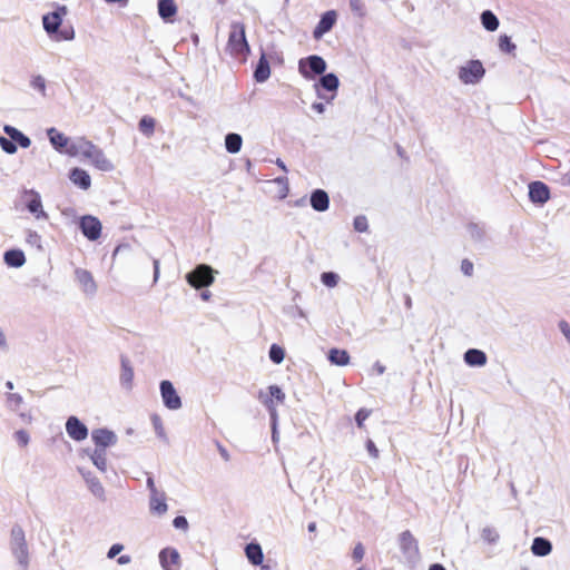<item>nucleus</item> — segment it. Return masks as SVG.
<instances>
[{
    "mask_svg": "<svg viewBox=\"0 0 570 570\" xmlns=\"http://www.w3.org/2000/svg\"><path fill=\"white\" fill-rule=\"evenodd\" d=\"M66 155L88 160L96 169L111 171L115 166L106 154L85 137H77L66 149Z\"/></svg>",
    "mask_w": 570,
    "mask_h": 570,
    "instance_id": "f257e3e1",
    "label": "nucleus"
},
{
    "mask_svg": "<svg viewBox=\"0 0 570 570\" xmlns=\"http://www.w3.org/2000/svg\"><path fill=\"white\" fill-rule=\"evenodd\" d=\"M227 51L234 57H242L243 59L249 52V46L245 36V26L240 22H234L230 24V30L227 41Z\"/></svg>",
    "mask_w": 570,
    "mask_h": 570,
    "instance_id": "f03ea898",
    "label": "nucleus"
},
{
    "mask_svg": "<svg viewBox=\"0 0 570 570\" xmlns=\"http://www.w3.org/2000/svg\"><path fill=\"white\" fill-rule=\"evenodd\" d=\"M485 76V68L479 59L464 61L458 68V79L465 86L479 85Z\"/></svg>",
    "mask_w": 570,
    "mask_h": 570,
    "instance_id": "7ed1b4c3",
    "label": "nucleus"
},
{
    "mask_svg": "<svg viewBox=\"0 0 570 570\" xmlns=\"http://www.w3.org/2000/svg\"><path fill=\"white\" fill-rule=\"evenodd\" d=\"M22 206L32 215L37 222H47L49 214L45 210L42 198L35 189H24L20 196Z\"/></svg>",
    "mask_w": 570,
    "mask_h": 570,
    "instance_id": "20e7f679",
    "label": "nucleus"
},
{
    "mask_svg": "<svg viewBox=\"0 0 570 570\" xmlns=\"http://www.w3.org/2000/svg\"><path fill=\"white\" fill-rule=\"evenodd\" d=\"M66 14L67 8L62 6L59 7L56 11L45 14L42 18L45 30L57 41L70 40L73 37V32L68 33L59 31V27Z\"/></svg>",
    "mask_w": 570,
    "mask_h": 570,
    "instance_id": "39448f33",
    "label": "nucleus"
},
{
    "mask_svg": "<svg viewBox=\"0 0 570 570\" xmlns=\"http://www.w3.org/2000/svg\"><path fill=\"white\" fill-rule=\"evenodd\" d=\"M327 68V63L323 57L311 55L298 60V73L305 80H315L317 76H322Z\"/></svg>",
    "mask_w": 570,
    "mask_h": 570,
    "instance_id": "423d86ee",
    "label": "nucleus"
},
{
    "mask_svg": "<svg viewBox=\"0 0 570 570\" xmlns=\"http://www.w3.org/2000/svg\"><path fill=\"white\" fill-rule=\"evenodd\" d=\"M216 273L209 265L200 264L186 274V281L195 289L209 287L215 281Z\"/></svg>",
    "mask_w": 570,
    "mask_h": 570,
    "instance_id": "0eeeda50",
    "label": "nucleus"
},
{
    "mask_svg": "<svg viewBox=\"0 0 570 570\" xmlns=\"http://www.w3.org/2000/svg\"><path fill=\"white\" fill-rule=\"evenodd\" d=\"M313 87L318 98L331 102L337 96L340 80L335 73H323Z\"/></svg>",
    "mask_w": 570,
    "mask_h": 570,
    "instance_id": "6e6552de",
    "label": "nucleus"
},
{
    "mask_svg": "<svg viewBox=\"0 0 570 570\" xmlns=\"http://www.w3.org/2000/svg\"><path fill=\"white\" fill-rule=\"evenodd\" d=\"M159 391H160L161 401H163V404L165 405V407H167L168 410H171V411H177V410L181 409V406H183L181 399H180L177 390L175 389L174 384L170 381H168V380L161 381L159 384Z\"/></svg>",
    "mask_w": 570,
    "mask_h": 570,
    "instance_id": "1a4fd4ad",
    "label": "nucleus"
},
{
    "mask_svg": "<svg viewBox=\"0 0 570 570\" xmlns=\"http://www.w3.org/2000/svg\"><path fill=\"white\" fill-rule=\"evenodd\" d=\"M158 559L163 570H180L181 568L180 553L173 547L161 549Z\"/></svg>",
    "mask_w": 570,
    "mask_h": 570,
    "instance_id": "9d476101",
    "label": "nucleus"
},
{
    "mask_svg": "<svg viewBox=\"0 0 570 570\" xmlns=\"http://www.w3.org/2000/svg\"><path fill=\"white\" fill-rule=\"evenodd\" d=\"M7 406L16 412L21 421L26 424H30L33 420L31 410L23 409V397L18 393H8L6 399Z\"/></svg>",
    "mask_w": 570,
    "mask_h": 570,
    "instance_id": "9b49d317",
    "label": "nucleus"
},
{
    "mask_svg": "<svg viewBox=\"0 0 570 570\" xmlns=\"http://www.w3.org/2000/svg\"><path fill=\"white\" fill-rule=\"evenodd\" d=\"M65 426L68 436L76 442H82L89 435V430L87 425L83 422H81L77 416H69L66 421Z\"/></svg>",
    "mask_w": 570,
    "mask_h": 570,
    "instance_id": "f8f14e48",
    "label": "nucleus"
},
{
    "mask_svg": "<svg viewBox=\"0 0 570 570\" xmlns=\"http://www.w3.org/2000/svg\"><path fill=\"white\" fill-rule=\"evenodd\" d=\"M91 441L94 442L95 448L107 450L117 443L118 438L114 431L100 428L91 431Z\"/></svg>",
    "mask_w": 570,
    "mask_h": 570,
    "instance_id": "ddd939ff",
    "label": "nucleus"
},
{
    "mask_svg": "<svg viewBox=\"0 0 570 570\" xmlns=\"http://www.w3.org/2000/svg\"><path fill=\"white\" fill-rule=\"evenodd\" d=\"M82 234L90 240H96L101 234V223L99 219L91 215H86L79 222Z\"/></svg>",
    "mask_w": 570,
    "mask_h": 570,
    "instance_id": "4468645a",
    "label": "nucleus"
},
{
    "mask_svg": "<svg viewBox=\"0 0 570 570\" xmlns=\"http://www.w3.org/2000/svg\"><path fill=\"white\" fill-rule=\"evenodd\" d=\"M337 20V12L335 10H328L324 12L315 27L313 31V37L316 40H320L323 38L325 33L331 31V29L334 27Z\"/></svg>",
    "mask_w": 570,
    "mask_h": 570,
    "instance_id": "2eb2a0df",
    "label": "nucleus"
},
{
    "mask_svg": "<svg viewBox=\"0 0 570 570\" xmlns=\"http://www.w3.org/2000/svg\"><path fill=\"white\" fill-rule=\"evenodd\" d=\"M46 132L52 148L59 154L66 155V149L70 146V142H72L73 139L69 138L55 127L48 128Z\"/></svg>",
    "mask_w": 570,
    "mask_h": 570,
    "instance_id": "dca6fc26",
    "label": "nucleus"
},
{
    "mask_svg": "<svg viewBox=\"0 0 570 570\" xmlns=\"http://www.w3.org/2000/svg\"><path fill=\"white\" fill-rule=\"evenodd\" d=\"M13 554L22 567H27L29 554L23 534L20 530L13 532Z\"/></svg>",
    "mask_w": 570,
    "mask_h": 570,
    "instance_id": "f3484780",
    "label": "nucleus"
},
{
    "mask_svg": "<svg viewBox=\"0 0 570 570\" xmlns=\"http://www.w3.org/2000/svg\"><path fill=\"white\" fill-rule=\"evenodd\" d=\"M88 456L91 463L100 471L106 472L108 468L107 452L106 450L97 448H85L81 452Z\"/></svg>",
    "mask_w": 570,
    "mask_h": 570,
    "instance_id": "a211bd4d",
    "label": "nucleus"
},
{
    "mask_svg": "<svg viewBox=\"0 0 570 570\" xmlns=\"http://www.w3.org/2000/svg\"><path fill=\"white\" fill-rule=\"evenodd\" d=\"M149 511L151 514L157 517H163L167 513V498L163 491L149 494Z\"/></svg>",
    "mask_w": 570,
    "mask_h": 570,
    "instance_id": "6ab92c4d",
    "label": "nucleus"
},
{
    "mask_svg": "<svg viewBox=\"0 0 570 570\" xmlns=\"http://www.w3.org/2000/svg\"><path fill=\"white\" fill-rule=\"evenodd\" d=\"M529 197L531 202L544 204L550 198L549 187L542 181H534L529 185Z\"/></svg>",
    "mask_w": 570,
    "mask_h": 570,
    "instance_id": "aec40b11",
    "label": "nucleus"
},
{
    "mask_svg": "<svg viewBox=\"0 0 570 570\" xmlns=\"http://www.w3.org/2000/svg\"><path fill=\"white\" fill-rule=\"evenodd\" d=\"M70 181L82 190H88L91 187V178L87 170L75 167L69 173Z\"/></svg>",
    "mask_w": 570,
    "mask_h": 570,
    "instance_id": "412c9836",
    "label": "nucleus"
},
{
    "mask_svg": "<svg viewBox=\"0 0 570 570\" xmlns=\"http://www.w3.org/2000/svg\"><path fill=\"white\" fill-rule=\"evenodd\" d=\"M76 278H77V282L79 283L81 289L86 294L92 295L96 292V289H97L96 283L94 281L92 275L88 271L78 269L76 272Z\"/></svg>",
    "mask_w": 570,
    "mask_h": 570,
    "instance_id": "4be33fe9",
    "label": "nucleus"
},
{
    "mask_svg": "<svg viewBox=\"0 0 570 570\" xmlns=\"http://www.w3.org/2000/svg\"><path fill=\"white\" fill-rule=\"evenodd\" d=\"M269 193L277 199H284L288 196L289 186L288 180L285 177H278L269 181Z\"/></svg>",
    "mask_w": 570,
    "mask_h": 570,
    "instance_id": "5701e85b",
    "label": "nucleus"
},
{
    "mask_svg": "<svg viewBox=\"0 0 570 570\" xmlns=\"http://www.w3.org/2000/svg\"><path fill=\"white\" fill-rule=\"evenodd\" d=\"M259 401L268 409L271 419H272V428H273V435L272 439L274 442H277L278 434H277V410L275 409V404L272 399L268 397L266 393L259 394Z\"/></svg>",
    "mask_w": 570,
    "mask_h": 570,
    "instance_id": "b1692460",
    "label": "nucleus"
},
{
    "mask_svg": "<svg viewBox=\"0 0 570 570\" xmlns=\"http://www.w3.org/2000/svg\"><path fill=\"white\" fill-rule=\"evenodd\" d=\"M3 131L21 148H29L31 146V139L16 127L6 125Z\"/></svg>",
    "mask_w": 570,
    "mask_h": 570,
    "instance_id": "393cba45",
    "label": "nucleus"
},
{
    "mask_svg": "<svg viewBox=\"0 0 570 570\" xmlns=\"http://www.w3.org/2000/svg\"><path fill=\"white\" fill-rule=\"evenodd\" d=\"M330 198L323 189H316L311 195V206L317 212H325L328 209Z\"/></svg>",
    "mask_w": 570,
    "mask_h": 570,
    "instance_id": "a878e982",
    "label": "nucleus"
},
{
    "mask_svg": "<svg viewBox=\"0 0 570 570\" xmlns=\"http://www.w3.org/2000/svg\"><path fill=\"white\" fill-rule=\"evenodd\" d=\"M400 547H401L402 551L405 554H407L409 557L416 556V553H417L416 540L409 531L401 533Z\"/></svg>",
    "mask_w": 570,
    "mask_h": 570,
    "instance_id": "bb28decb",
    "label": "nucleus"
},
{
    "mask_svg": "<svg viewBox=\"0 0 570 570\" xmlns=\"http://www.w3.org/2000/svg\"><path fill=\"white\" fill-rule=\"evenodd\" d=\"M4 263L10 267H21L26 263V256L20 249H11L3 255Z\"/></svg>",
    "mask_w": 570,
    "mask_h": 570,
    "instance_id": "cd10ccee",
    "label": "nucleus"
},
{
    "mask_svg": "<svg viewBox=\"0 0 570 570\" xmlns=\"http://www.w3.org/2000/svg\"><path fill=\"white\" fill-rule=\"evenodd\" d=\"M245 554L248 561L254 566L262 564L264 560V553L258 543H248L245 548Z\"/></svg>",
    "mask_w": 570,
    "mask_h": 570,
    "instance_id": "c85d7f7f",
    "label": "nucleus"
},
{
    "mask_svg": "<svg viewBox=\"0 0 570 570\" xmlns=\"http://www.w3.org/2000/svg\"><path fill=\"white\" fill-rule=\"evenodd\" d=\"M464 361L470 366H483L487 363V355L480 350L471 348L465 352Z\"/></svg>",
    "mask_w": 570,
    "mask_h": 570,
    "instance_id": "c756f323",
    "label": "nucleus"
},
{
    "mask_svg": "<svg viewBox=\"0 0 570 570\" xmlns=\"http://www.w3.org/2000/svg\"><path fill=\"white\" fill-rule=\"evenodd\" d=\"M158 13L166 21L173 18L177 13V6L174 0H159Z\"/></svg>",
    "mask_w": 570,
    "mask_h": 570,
    "instance_id": "7c9ffc66",
    "label": "nucleus"
},
{
    "mask_svg": "<svg viewBox=\"0 0 570 570\" xmlns=\"http://www.w3.org/2000/svg\"><path fill=\"white\" fill-rule=\"evenodd\" d=\"M551 543L543 538H535L532 542L531 551L539 557L548 556L551 552Z\"/></svg>",
    "mask_w": 570,
    "mask_h": 570,
    "instance_id": "2f4dec72",
    "label": "nucleus"
},
{
    "mask_svg": "<svg viewBox=\"0 0 570 570\" xmlns=\"http://www.w3.org/2000/svg\"><path fill=\"white\" fill-rule=\"evenodd\" d=\"M242 145H243V139H242L240 135H238V134L232 132L225 137V147H226V150L230 154L239 153L242 149Z\"/></svg>",
    "mask_w": 570,
    "mask_h": 570,
    "instance_id": "473e14b6",
    "label": "nucleus"
},
{
    "mask_svg": "<svg viewBox=\"0 0 570 570\" xmlns=\"http://www.w3.org/2000/svg\"><path fill=\"white\" fill-rule=\"evenodd\" d=\"M328 358L332 364L337 366L347 365L350 362V355L345 350L332 348L328 353Z\"/></svg>",
    "mask_w": 570,
    "mask_h": 570,
    "instance_id": "72a5a7b5",
    "label": "nucleus"
},
{
    "mask_svg": "<svg viewBox=\"0 0 570 570\" xmlns=\"http://www.w3.org/2000/svg\"><path fill=\"white\" fill-rule=\"evenodd\" d=\"M481 23L483 28L488 31H495L499 28V19L497 16L490 11L485 10L481 13Z\"/></svg>",
    "mask_w": 570,
    "mask_h": 570,
    "instance_id": "f704fd0d",
    "label": "nucleus"
},
{
    "mask_svg": "<svg viewBox=\"0 0 570 570\" xmlns=\"http://www.w3.org/2000/svg\"><path fill=\"white\" fill-rule=\"evenodd\" d=\"M269 76H271V69H269L268 61L266 60V58L264 56H262L258 61L257 68L255 70V79L258 82H264L269 78Z\"/></svg>",
    "mask_w": 570,
    "mask_h": 570,
    "instance_id": "c9c22d12",
    "label": "nucleus"
},
{
    "mask_svg": "<svg viewBox=\"0 0 570 570\" xmlns=\"http://www.w3.org/2000/svg\"><path fill=\"white\" fill-rule=\"evenodd\" d=\"M261 393H266L268 397L273 400L275 407L285 400V393L277 385H269L266 391H259L258 395Z\"/></svg>",
    "mask_w": 570,
    "mask_h": 570,
    "instance_id": "e433bc0d",
    "label": "nucleus"
},
{
    "mask_svg": "<svg viewBox=\"0 0 570 570\" xmlns=\"http://www.w3.org/2000/svg\"><path fill=\"white\" fill-rule=\"evenodd\" d=\"M134 382V371L128 365H122L121 374H120V383L126 390H130L132 387Z\"/></svg>",
    "mask_w": 570,
    "mask_h": 570,
    "instance_id": "4c0bfd02",
    "label": "nucleus"
},
{
    "mask_svg": "<svg viewBox=\"0 0 570 570\" xmlns=\"http://www.w3.org/2000/svg\"><path fill=\"white\" fill-rule=\"evenodd\" d=\"M268 356L273 363L281 364L285 358V350L277 344H272Z\"/></svg>",
    "mask_w": 570,
    "mask_h": 570,
    "instance_id": "58836bf2",
    "label": "nucleus"
},
{
    "mask_svg": "<svg viewBox=\"0 0 570 570\" xmlns=\"http://www.w3.org/2000/svg\"><path fill=\"white\" fill-rule=\"evenodd\" d=\"M26 243L32 247H36L38 249L42 248V238L41 235L33 229H27L26 230Z\"/></svg>",
    "mask_w": 570,
    "mask_h": 570,
    "instance_id": "ea45409f",
    "label": "nucleus"
},
{
    "mask_svg": "<svg viewBox=\"0 0 570 570\" xmlns=\"http://www.w3.org/2000/svg\"><path fill=\"white\" fill-rule=\"evenodd\" d=\"M499 49L504 53H513L515 50V45L512 42L511 38L507 35L499 37Z\"/></svg>",
    "mask_w": 570,
    "mask_h": 570,
    "instance_id": "a19ab883",
    "label": "nucleus"
},
{
    "mask_svg": "<svg viewBox=\"0 0 570 570\" xmlns=\"http://www.w3.org/2000/svg\"><path fill=\"white\" fill-rule=\"evenodd\" d=\"M350 9L354 16L363 18L366 14V8L363 0H348Z\"/></svg>",
    "mask_w": 570,
    "mask_h": 570,
    "instance_id": "79ce46f5",
    "label": "nucleus"
},
{
    "mask_svg": "<svg viewBox=\"0 0 570 570\" xmlns=\"http://www.w3.org/2000/svg\"><path fill=\"white\" fill-rule=\"evenodd\" d=\"M322 283L330 288L337 286L340 276L333 272H325L321 275Z\"/></svg>",
    "mask_w": 570,
    "mask_h": 570,
    "instance_id": "37998d69",
    "label": "nucleus"
},
{
    "mask_svg": "<svg viewBox=\"0 0 570 570\" xmlns=\"http://www.w3.org/2000/svg\"><path fill=\"white\" fill-rule=\"evenodd\" d=\"M13 439L19 448L24 449L30 442V435L26 430H18L13 433Z\"/></svg>",
    "mask_w": 570,
    "mask_h": 570,
    "instance_id": "c03bdc74",
    "label": "nucleus"
},
{
    "mask_svg": "<svg viewBox=\"0 0 570 570\" xmlns=\"http://www.w3.org/2000/svg\"><path fill=\"white\" fill-rule=\"evenodd\" d=\"M155 120L151 117H144L139 121V129L147 136H150L154 132Z\"/></svg>",
    "mask_w": 570,
    "mask_h": 570,
    "instance_id": "a18cd8bd",
    "label": "nucleus"
},
{
    "mask_svg": "<svg viewBox=\"0 0 570 570\" xmlns=\"http://www.w3.org/2000/svg\"><path fill=\"white\" fill-rule=\"evenodd\" d=\"M0 147L8 155H13L18 150L17 145L11 140V138L8 139L2 136H0Z\"/></svg>",
    "mask_w": 570,
    "mask_h": 570,
    "instance_id": "49530a36",
    "label": "nucleus"
},
{
    "mask_svg": "<svg viewBox=\"0 0 570 570\" xmlns=\"http://www.w3.org/2000/svg\"><path fill=\"white\" fill-rule=\"evenodd\" d=\"M481 537L489 543H494L499 540V533L494 528L487 527L482 530Z\"/></svg>",
    "mask_w": 570,
    "mask_h": 570,
    "instance_id": "de8ad7c7",
    "label": "nucleus"
},
{
    "mask_svg": "<svg viewBox=\"0 0 570 570\" xmlns=\"http://www.w3.org/2000/svg\"><path fill=\"white\" fill-rule=\"evenodd\" d=\"M151 423H153V426H154V430H155L157 436L160 439H166V432H165V428H164L163 420L160 419V416L154 415L151 417Z\"/></svg>",
    "mask_w": 570,
    "mask_h": 570,
    "instance_id": "09e8293b",
    "label": "nucleus"
},
{
    "mask_svg": "<svg viewBox=\"0 0 570 570\" xmlns=\"http://www.w3.org/2000/svg\"><path fill=\"white\" fill-rule=\"evenodd\" d=\"M87 482L89 484V488L91 490V492L97 495V497H101L104 494V488L101 485V483L99 482L98 479L94 478V476H88L87 478Z\"/></svg>",
    "mask_w": 570,
    "mask_h": 570,
    "instance_id": "8fccbe9b",
    "label": "nucleus"
},
{
    "mask_svg": "<svg viewBox=\"0 0 570 570\" xmlns=\"http://www.w3.org/2000/svg\"><path fill=\"white\" fill-rule=\"evenodd\" d=\"M370 415H371L370 410H366V409L358 410L355 415V421H356L357 426L363 428L364 422L368 419Z\"/></svg>",
    "mask_w": 570,
    "mask_h": 570,
    "instance_id": "3c124183",
    "label": "nucleus"
},
{
    "mask_svg": "<svg viewBox=\"0 0 570 570\" xmlns=\"http://www.w3.org/2000/svg\"><path fill=\"white\" fill-rule=\"evenodd\" d=\"M364 556H365V548L363 547L362 543H357L352 551L353 560L356 562H360L363 560Z\"/></svg>",
    "mask_w": 570,
    "mask_h": 570,
    "instance_id": "603ef678",
    "label": "nucleus"
},
{
    "mask_svg": "<svg viewBox=\"0 0 570 570\" xmlns=\"http://www.w3.org/2000/svg\"><path fill=\"white\" fill-rule=\"evenodd\" d=\"M31 86L33 89L40 91V92H45L46 90V80L43 77L41 76H37L32 79L31 81Z\"/></svg>",
    "mask_w": 570,
    "mask_h": 570,
    "instance_id": "864d4df0",
    "label": "nucleus"
},
{
    "mask_svg": "<svg viewBox=\"0 0 570 570\" xmlns=\"http://www.w3.org/2000/svg\"><path fill=\"white\" fill-rule=\"evenodd\" d=\"M173 525L176 528V529H179V530H183V531H187L188 530V521L185 517H176L173 521Z\"/></svg>",
    "mask_w": 570,
    "mask_h": 570,
    "instance_id": "5fc2aeb1",
    "label": "nucleus"
},
{
    "mask_svg": "<svg viewBox=\"0 0 570 570\" xmlns=\"http://www.w3.org/2000/svg\"><path fill=\"white\" fill-rule=\"evenodd\" d=\"M354 228L357 232H365L367 229V220L365 217L360 216L354 219Z\"/></svg>",
    "mask_w": 570,
    "mask_h": 570,
    "instance_id": "6e6d98bb",
    "label": "nucleus"
},
{
    "mask_svg": "<svg viewBox=\"0 0 570 570\" xmlns=\"http://www.w3.org/2000/svg\"><path fill=\"white\" fill-rule=\"evenodd\" d=\"M461 271L464 275L466 276H471L472 273H473V264L472 262L468 261V259H464L462 263H461Z\"/></svg>",
    "mask_w": 570,
    "mask_h": 570,
    "instance_id": "4d7b16f0",
    "label": "nucleus"
},
{
    "mask_svg": "<svg viewBox=\"0 0 570 570\" xmlns=\"http://www.w3.org/2000/svg\"><path fill=\"white\" fill-rule=\"evenodd\" d=\"M124 547L119 543L112 544L107 553L109 559L115 558L117 554H119L122 551Z\"/></svg>",
    "mask_w": 570,
    "mask_h": 570,
    "instance_id": "13d9d810",
    "label": "nucleus"
},
{
    "mask_svg": "<svg viewBox=\"0 0 570 570\" xmlns=\"http://www.w3.org/2000/svg\"><path fill=\"white\" fill-rule=\"evenodd\" d=\"M366 449H367V451H368L371 456H373V458H377L379 456V450L375 446L373 441H371V440L367 441Z\"/></svg>",
    "mask_w": 570,
    "mask_h": 570,
    "instance_id": "bf43d9fd",
    "label": "nucleus"
},
{
    "mask_svg": "<svg viewBox=\"0 0 570 570\" xmlns=\"http://www.w3.org/2000/svg\"><path fill=\"white\" fill-rule=\"evenodd\" d=\"M560 331L564 335V337L568 340V342L570 343V326L567 322L560 323Z\"/></svg>",
    "mask_w": 570,
    "mask_h": 570,
    "instance_id": "052dcab7",
    "label": "nucleus"
},
{
    "mask_svg": "<svg viewBox=\"0 0 570 570\" xmlns=\"http://www.w3.org/2000/svg\"><path fill=\"white\" fill-rule=\"evenodd\" d=\"M312 109L316 111L318 115H322L325 112V106L322 102H314L312 105Z\"/></svg>",
    "mask_w": 570,
    "mask_h": 570,
    "instance_id": "680f3d73",
    "label": "nucleus"
},
{
    "mask_svg": "<svg viewBox=\"0 0 570 570\" xmlns=\"http://www.w3.org/2000/svg\"><path fill=\"white\" fill-rule=\"evenodd\" d=\"M147 487H148V489H149L150 494H154L155 492H160V491L156 488V485H155V481H154V479H153V478H148V480H147Z\"/></svg>",
    "mask_w": 570,
    "mask_h": 570,
    "instance_id": "e2e57ef3",
    "label": "nucleus"
},
{
    "mask_svg": "<svg viewBox=\"0 0 570 570\" xmlns=\"http://www.w3.org/2000/svg\"><path fill=\"white\" fill-rule=\"evenodd\" d=\"M7 347H8V344H7L6 334H4L3 330L0 328V348L1 350H7Z\"/></svg>",
    "mask_w": 570,
    "mask_h": 570,
    "instance_id": "0e129e2a",
    "label": "nucleus"
},
{
    "mask_svg": "<svg viewBox=\"0 0 570 570\" xmlns=\"http://www.w3.org/2000/svg\"><path fill=\"white\" fill-rule=\"evenodd\" d=\"M106 3H109V4H114V3H117L119 4L120 7H125L127 6L128 1L129 0H104Z\"/></svg>",
    "mask_w": 570,
    "mask_h": 570,
    "instance_id": "69168bd1",
    "label": "nucleus"
},
{
    "mask_svg": "<svg viewBox=\"0 0 570 570\" xmlns=\"http://www.w3.org/2000/svg\"><path fill=\"white\" fill-rule=\"evenodd\" d=\"M429 570H446L442 564L435 563L430 567Z\"/></svg>",
    "mask_w": 570,
    "mask_h": 570,
    "instance_id": "338daca9",
    "label": "nucleus"
},
{
    "mask_svg": "<svg viewBox=\"0 0 570 570\" xmlns=\"http://www.w3.org/2000/svg\"><path fill=\"white\" fill-rule=\"evenodd\" d=\"M563 184L570 185V170L563 175Z\"/></svg>",
    "mask_w": 570,
    "mask_h": 570,
    "instance_id": "774afa93",
    "label": "nucleus"
}]
</instances>
